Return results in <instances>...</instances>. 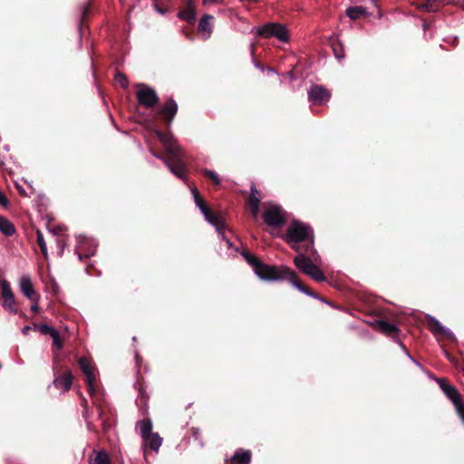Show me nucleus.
<instances>
[{
	"label": "nucleus",
	"mask_w": 464,
	"mask_h": 464,
	"mask_svg": "<svg viewBox=\"0 0 464 464\" xmlns=\"http://www.w3.org/2000/svg\"><path fill=\"white\" fill-rule=\"evenodd\" d=\"M246 263L251 266L258 277L266 281H283L287 280L299 291L305 295L319 298L317 294L305 285L298 278L296 273L285 266L267 265L262 262L256 256L248 250H243L241 253Z\"/></svg>",
	"instance_id": "f257e3e1"
},
{
	"label": "nucleus",
	"mask_w": 464,
	"mask_h": 464,
	"mask_svg": "<svg viewBox=\"0 0 464 464\" xmlns=\"http://www.w3.org/2000/svg\"><path fill=\"white\" fill-rule=\"evenodd\" d=\"M283 239L297 253H315L314 230L301 221L291 222Z\"/></svg>",
	"instance_id": "f03ea898"
},
{
	"label": "nucleus",
	"mask_w": 464,
	"mask_h": 464,
	"mask_svg": "<svg viewBox=\"0 0 464 464\" xmlns=\"http://www.w3.org/2000/svg\"><path fill=\"white\" fill-rule=\"evenodd\" d=\"M88 374H89V396H91L94 400L93 403L95 404V411L99 415V418L102 421V426L104 428L111 427L112 424V420H113L111 408L106 403H102L100 401L99 386L96 382L97 370L90 359H89Z\"/></svg>",
	"instance_id": "7ed1b4c3"
},
{
	"label": "nucleus",
	"mask_w": 464,
	"mask_h": 464,
	"mask_svg": "<svg viewBox=\"0 0 464 464\" xmlns=\"http://www.w3.org/2000/svg\"><path fill=\"white\" fill-rule=\"evenodd\" d=\"M53 371L54 377L53 382V386L62 392H68L72 387L73 376L70 370L63 369L60 364L57 355H55L53 359Z\"/></svg>",
	"instance_id": "20e7f679"
},
{
	"label": "nucleus",
	"mask_w": 464,
	"mask_h": 464,
	"mask_svg": "<svg viewBox=\"0 0 464 464\" xmlns=\"http://www.w3.org/2000/svg\"><path fill=\"white\" fill-rule=\"evenodd\" d=\"M262 217L267 226L275 228H281L287 221L286 212L276 204L266 205Z\"/></svg>",
	"instance_id": "39448f33"
},
{
	"label": "nucleus",
	"mask_w": 464,
	"mask_h": 464,
	"mask_svg": "<svg viewBox=\"0 0 464 464\" xmlns=\"http://www.w3.org/2000/svg\"><path fill=\"white\" fill-rule=\"evenodd\" d=\"M438 383L443 393L451 401L459 417L464 422V401L459 392L450 384L447 379H438Z\"/></svg>",
	"instance_id": "423d86ee"
},
{
	"label": "nucleus",
	"mask_w": 464,
	"mask_h": 464,
	"mask_svg": "<svg viewBox=\"0 0 464 464\" xmlns=\"http://www.w3.org/2000/svg\"><path fill=\"white\" fill-rule=\"evenodd\" d=\"M256 34L263 38L276 37L281 42L289 41V34L285 25L278 23H266L256 30Z\"/></svg>",
	"instance_id": "0eeeda50"
},
{
	"label": "nucleus",
	"mask_w": 464,
	"mask_h": 464,
	"mask_svg": "<svg viewBox=\"0 0 464 464\" xmlns=\"http://www.w3.org/2000/svg\"><path fill=\"white\" fill-rule=\"evenodd\" d=\"M137 99L139 103L146 108H152L159 102L156 92L144 84H141L140 89L137 92Z\"/></svg>",
	"instance_id": "6e6552de"
},
{
	"label": "nucleus",
	"mask_w": 464,
	"mask_h": 464,
	"mask_svg": "<svg viewBox=\"0 0 464 464\" xmlns=\"http://www.w3.org/2000/svg\"><path fill=\"white\" fill-rule=\"evenodd\" d=\"M317 253H298L294 258V264L298 268L299 271L308 276V274L313 271L316 265L313 262L312 257H314V255Z\"/></svg>",
	"instance_id": "1a4fd4ad"
},
{
	"label": "nucleus",
	"mask_w": 464,
	"mask_h": 464,
	"mask_svg": "<svg viewBox=\"0 0 464 464\" xmlns=\"http://www.w3.org/2000/svg\"><path fill=\"white\" fill-rule=\"evenodd\" d=\"M2 297L4 299L3 307L12 314L17 313L14 295L12 291L10 284L5 279L1 280Z\"/></svg>",
	"instance_id": "9d476101"
},
{
	"label": "nucleus",
	"mask_w": 464,
	"mask_h": 464,
	"mask_svg": "<svg viewBox=\"0 0 464 464\" xmlns=\"http://www.w3.org/2000/svg\"><path fill=\"white\" fill-rule=\"evenodd\" d=\"M178 111V104L175 102L173 98H169L160 110L159 111L158 114L162 118V120L165 121L167 127H169L171 122L173 121V119L175 118Z\"/></svg>",
	"instance_id": "9b49d317"
},
{
	"label": "nucleus",
	"mask_w": 464,
	"mask_h": 464,
	"mask_svg": "<svg viewBox=\"0 0 464 464\" xmlns=\"http://www.w3.org/2000/svg\"><path fill=\"white\" fill-rule=\"evenodd\" d=\"M330 97V91L321 85L312 86L308 92L309 101L317 105L325 103Z\"/></svg>",
	"instance_id": "f8f14e48"
},
{
	"label": "nucleus",
	"mask_w": 464,
	"mask_h": 464,
	"mask_svg": "<svg viewBox=\"0 0 464 464\" xmlns=\"http://www.w3.org/2000/svg\"><path fill=\"white\" fill-rule=\"evenodd\" d=\"M22 293L31 301H39L40 295L34 290L32 280L29 276H23L20 280Z\"/></svg>",
	"instance_id": "ddd939ff"
},
{
	"label": "nucleus",
	"mask_w": 464,
	"mask_h": 464,
	"mask_svg": "<svg viewBox=\"0 0 464 464\" xmlns=\"http://www.w3.org/2000/svg\"><path fill=\"white\" fill-rule=\"evenodd\" d=\"M170 158L167 161V165L172 173L178 176L180 179H184L186 175V167L182 163V161L178 159V152L176 151L174 155H169Z\"/></svg>",
	"instance_id": "4468645a"
},
{
	"label": "nucleus",
	"mask_w": 464,
	"mask_h": 464,
	"mask_svg": "<svg viewBox=\"0 0 464 464\" xmlns=\"http://www.w3.org/2000/svg\"><path fill=\"white\" fill-rule=\"evenodd\" d=\"M204 217L211 225H213L216 227L217 231L222 235L223 239H225L228 243V239H227L224 235L226 225L223 218L218 214L214 212L212 209L207 212V214L204 215Z\"/></svg>",
	"instance_id": "2eb2a0df"
},
{
	"label": "nucleus",
	"mask_w": 464,
	"mask_h": 464,
	"mask_svg": "<svg viewBox=\"0 0 464 464\" xmlns=\"http://www.w3.org/2000/svg\"><path fill=\"white\" fill-rule=\"evenodd\" d=\"M204 217L211 225H213L216 227L217 231L222 235L223 239H225L228 243V239H227L224 235L226 225L223 218L218 214L214 212L212 209L207 212V214L204 215Z\"/></svg>",
	"instance_id": "dca6fc26"
},
{
	"label": "nucleus",
	"mask_w": 464,
	"mask_h": 464,
	"mask_svg": "<svg viewBox=\"0 0 464 464\" xmlns=\"http://www.w3.org/2000/svg\"><path fill=\"white\" fill-rule=\"evenodd\" d=\"M252 452L249 450L237 449L231 459L226 460V464H250Z\"/></svg>",
	"instance_id": "f3484780"
},
{
	"label": "nucleus",
	"mask_w": 464,
	"mask_h": 464,
	"mask_svg": "<svg viewBox=\"0 0 464 464\" xmlns=\"http://www.w3.org/2000/svg\"><path fill=\"white\" fill-rule=\"evenodd\" d=\"M377 327L380 332L385 334L387 336H390L393 339L398 337L399 329L393 324H391L387 321L380 320L377 322Z\"/></svg>",
	"instance_id": "a211bd4d"
},
{
	"label": "nucleus",
	"mask_w": 464,
	"mask_h": 464,
	"mask_svg": "<svg viewBox=\"0 0 464 464\" xmlns=\"http://www.w3.org/2000/svg\"><path fill=\"white\" fill-rule=\"evenodd\" d=\"M155 132L160 141L164 145L168 154L174 155L177 151V148L172 143L171 137L160 130H156Z\"/></svg>",
	"instance_id": "6ab92c4d"
},
{
	"label": "nucleus",
	"mask_w": 464,
	"mask_h": 464,
	"mask_svg": "<svg viewBox=\"0 0 464 464\" xmlns=\"http://www.w3.org/2000/svg\"><path fill=\"white\" fill-rule=\"evenodd\" d=\"M345 13H346V15L351 20H353V21L360 19L362 17L368 16V12H367L366 8L363 6H350L346 9Z\"/></svg>",
	"instance_id": "aec40b11"
},
{
	"label": "nucleus",
	"mask_w": 464,
	"mask_h": 464,
	"mask_svg": "<svg viewBox=\"0 0 464 464\" xmlns=\"http://www.w3.org/2000/svg\"><path fill=\"white\" fill-rule=\"evenodd\" d=\"M0 231L6 237H11L15 234L16 229L14 224L5 217L0 215Z\"/></svg>",
	"instance_id": "412c9836"
},
{
	"label": "nucleus",
	"mask_w": 464,
	"mask_h": 464,
	"mask_svg": "<svg viewBox=\"0 0 464 464\" xmlns=\"http://www.w3.org/2000/svg\"><path fill=\"white\" fill-rule=\"evenodd\" d=\"M442 5V0H424L420 4L419 8L431 13L439 11Z\"/></svg>",
	"instance_id": "4be33fe9"
},
{
	"label": "nucleus",
	"mask_w": 464,
	"mask_h": 464,
	"mask_svg": "<svg viewBox=\"0 0 464 464\" xmlns=\"http://www.w3.org/2000/svg\"><path fill=\"white\" fill-rule=\"evenodd\" d=\"M143 441L150 447V450L158 451L162 444V438L159 435V433H152L146 439H143Z\"/></svg>",
	"instance_id": "5701e85b"
},
{
	"label": "nucleus",
	"mask_w": 464,
	"mask_h": 464,
	"mask_svg": "<svg viewBox=\"0 0 464 464\" xmlns=\"http://www.w3.org/2000/svg\"><path fill=\"white\" fill-rule=\"evenodd\" d=\"M428 329L434 334H441L444 333V327L434 317L427 315Z\"/></svg>",
	"instance_id": "b1692460"
},
{
	"label": "nucleus",
	"mask_w": 464,
	"mask_h": 464,
	"mask_svg": "<svg viewBox=\"0 0 464 464\" xmlns=\"http://www.w3.org/2000/svg\"><path fill=\"white\" fill-rule=\"evenodd\" d=\"M140 430V436L143 439H146L148 436L152 434V421L150 418L143 419L138 422Z\"/></svg>",
	"instance_id": "393cba45"
},
{
	"label": "nucleus",
	"mask_w": 464,
	"mask_h": 464,
	"mask_svg": "<svg viewBox=\"0 0 464 464\" xmlns=\"http://www.w3.org/2000/svg\"><path fill=\"white\" fill-rule=\"evenodd\" d=\"M179 17L187 23L193 24L196 22L195 8H184L179 12Z\"/></svg>",
	"instance_id": "a878e982"
},
{
	"label": "nucleus",
	"mask_w": 464,
	"mask_h": 464,
	"mask_svg": "<svg viewBox=\"0 0 464 464\" xmlns=\"http://www.w3.org/2000/svg\"><path fill=\"white\" fill-rule=\"evenodd\" d=\"M330 42H331V47L333 49L334 56L338 60L343 59L345 55L343 44L337 38H331Z\"/></svg>",
	"instance_id": "bb28decb"
},
{
	"label": "nucleus",
	"mask_w": 464,
	"mask_h": 464,
	"mask_svg": "<svg viewBox=\"0 0 464 464\" xmlns=\"http://www.w3.org/2000/svg\"><path fill=\"white\" fill-rule=\"evenodd\" d=\"M93 452L96 453V455L93 459H89V464H111V459L106 451L93 450Z\"/></svg>",
	"instance_id": "cd10ccee"
},
{
	"label": "nucleus",
	"mask_w": 464,
	"mask_h": 464,
	"mask_svg": "<svg viewBox=\"0 0 464 464\" xmlns=\"http://www.w3.org/2000/svg\"><path fill=\"white\" fill-rule=\"evenodd\" d=\"M260 194L257 188L254 184H252L250 188V195L248 198L246 199L247 205H256L260 204Z\"/></svg>",
	"instance_id": "c85d7f7f"
},
{
	"label": "nucleus",
	"mask_w": 464,
	"mask_h": 464,
	"mask_svg": "<svg viewBox=\"0 0 464 464\" xmlns=\"http://www.w3.org/2000/svg\"><path fill=\"white\" fill-rule=\"evenodd\" d=\"M201 173L205 178L210 179L215 186L218 187L220 185L221 179L218 177V173H216L215 171L208 169H203L201 170Z\"/></svg>",
	"instance_id": "c756f323"
},
{
	"label": "nucleus",
	"mask_w": 464,
	"mask_h": 464,
	"mask_svg": "<svg viewBox=\"0 0 464 464\" xmlns=\"http://www.w3.org/2000/svg\"><path fill=\"white\" fill-rule=\"evenodd\" d=\"M36 235H37V244L40 247V250H41L43 256H44V258L47 259L48 258L47 246H46L45 240L44 238V235L39 229H37Z\"/></svg>",
	"instance_id": "7c9ffc66"
},
{
	"label": "nucleus",
	"mask_w": 464,
	"mask_h": 464,
	"mask_svg": "<svg viewBox=\"0 0 464 464\" xmlns=\"http://www.w3.org/2000/svg\"><path fill=\"white\" fill-rule=\"evenodd\" d=\"M212 18L213 17L209 14H204L203 17L199 20L198 31L209 32L210 31L209 20Z\"/></svg>",
	"instance_id": "2f4dec72"
},
{
	"label": "nucleus",
	"mask_w": 464,
	"mask_h": 464,
	"mask_svg": "<svg viewBox=\"0 0 464 464\" xmlns=\"http://www.w3.org/2000/svg\"><path fill=\"white\" fill-rule=\"evenodd\" d=\"M308 276L316 282L326 281V276L324 272L316 266V267L311 271Z\"/></svg>",
	"instance_id": "473e14b6"
},
{
	"label": "nucleus",
	"mask_w": 464,
	"mask_h": 464,
	"mask_svg": "<svg viewBox=\"0 0 464 464\" xmlns=\"http://www.w3.org/2000/svg\"><path fill=\"white\" fill-rule=\"evenodd\" d=\"M115 83L120 85L122 89H126L128 87L129 82L124 73L117 71L114 76Z\"/></svg>",
	"instance_id": "72a5a7b5"
},
{
	"label": "nucleus",
	"mask_w": 464,
	"mask_h": 464,
	"mask_svg": "<svg viewBox=\"0 0 464 464\" xmlns=\"http://www.w3.org/2000/svg\"><path fill=\"white\" fill-rule=\"evenodd\" d=\"M34 327L35 330L39 331L42 334L52 335L56 331L54 328L48 326L47 324H34Z\"/></svg>",
	"instance_id": "f704fd0d"
},
{
	"label": "nucleus",
	"mask_w": 464,
	"mask_h": 464,
	"mask_svg": "<svg viewBox=\"0 0 464 464\" xmlns=\"http://www.w3.org/2000/svg\"><path fill=\"white\" fill-rule=\"evenodd\" d=\"M87 19V4H84L82 8V18L79 24V34L80 37H82V30L85 25V21Z\"/></svg>",
	"instance_id": "c9c22d12"
},
{
	"label": "nucleus",
	"mask_w": 464,
	"mask_h": 464,
	"mask_svg": "<svg viewBox=\"0 0 464 464\" xmlns=\"http://www.w3.org/2000/svg\"><path fill=\"white\" fill-rule=\"evenodd\" d=\"M51 337L53 339V349H56L57 351L61 350L63 348V341L59 332L56 330L55 333L51 335Z\"/></svg>",
	"instance_id": "e433bc0d"
},
{
	"label": "nucleus",
	"mask_w": 464,
	"mask_h": 464,
	"mask_svg": "<svg viewBox=\"0 0 464 464\" xmlns=\"http://www.w3.org/2000/svg\"><path fill=\"white\" fill-rule=\"evenodd\" d=\"M148 399H149V396L146 394V392L142 389H140V399L137 401V404L140 408H143L144 411H147V408H148V405H147Z\"/></svg>",
	"instance_id": "4c0bfd02"
},
{
	"label": "nucleus",
	"mask_w": 464,
	"mask_h": 464,
	"mask_svg": "<svg viewBox=\"0 0 464 464\" xmlns=\"http://www.w3.org/2000/svg\"><path fill=\"white\" fill-rule=\"evenodd\" d=\"M75 252L77 253L80 260L87 258V250L85 249L82 242H78V245L75 247Z\"/></svg>",
	"instance_id": "58836bf2"
},
{
	"label": "nucleus",
	"mask_w": 464,
	"mask_h": 464,
	"mask_svg": "<svg viewBox=\"0 0 464 464\" xmlns=\"http://www.w3.org/2000/svg\"><path fill=\"white\" fill-rule=\"evenodd\" d=\"M153 6L156 11L161 14L168 13L169 9L168 5L160 4L159 0H153Z\"/></svg>",
	"instance_id": "ea45409f"
},
{
	"label": "nucleus",
	"mask_w": 464,
	"mask_h": 464,
	"mask_svg": "<svg viewBox=\"0 0 464 464\" xmlns=\"http://www.w3.org/2000/svg\"><path fill=\"white\" fill-rule=\"evenodd\" d=\"M78 362L81 371L84 374V382L87 383V358L82 356L79 359Z\"/></svg>",
	"instance_id": "a19ab883"
},
{
	"label": "nucleus",
	"mask_w": 464,
	"mask_h": 464,
	"mask_svg": "<svg viewBox=\"0 0 464 464\" xmlns=\"http://www.w3.org/2000/svg\"><path fill=\"white\" fill-rule=\"evenodd\" d=\"M192 193L194 196L195 203L198 208L202 207L204 204H206L205 200L201 198L198 190L196 188L192 189Z\"/></svg>",
	"instance_id": "79ce46f5"
},
{
	"label": "nucleus",
	"mask_w": 464,
	"mask_h": 464,
	"mask_svg": "<svg viewBox=\"0 0 464 464\" xmlns=\"http://www.w3.org/2000/svg\"><path fill=\"white\" fill-rule=\"evenodd\" d=\"M80 396L82 397V406L83 408L82 411V417L87 419V401L86 399L82 396V394L81 393Z\"/></svg>",
	"instance_id": "37998d69"
},
{
	"label": "nucleus",
	"mask_w": 464,
	"mask_h": 464,
	"mask_svg": "<svg viewBox=\"0 0 464 464\" xmlns=\"http://www.w3.org/2000/svg\"><path fill=\"white\" fill-rule=\"evenodd\" d=\"M0 205L6 208L9 205V201L5 193L0 189Z\"/></svg>",
	"instance_id": "c03bdc74"
},
{
	"label": "nucleus",
	"mask_w": 464,
	"mask_h": 464,
	"mask_svg": "<svg viewBox=\"0 0 464 464\" xmlns=\"http://www.w3.org/2000/svg\"><path fill=\"white\" fill-rule=\"evenodd\" d=\"M259 205L260 204H256V205H248V207L250 208V211H251V214L253 217L256 218L258 213H259Z\"/></svg>",
	"instance_id": "a18cd8bd"
},
{
	"label": "nucleus",
	"mask_w": 464,
	"mask_h": 464,
	"mask_svg": "<svg viewBox=\"0 0 464 464\" xmlns=\"http://www.w3.org/2000/svg\"><path fill=\"white\" fill-rule=\"evenodd\" d=\"M198 208L200 209L203 215H206L207 212L210 211L211 209L207 203L204 204L202 207H199Z\"/></svg>",
	"instance_id": "49530a36"
},
{
	"label": "nucleus",
	"mask_w": 464,
	"mask_h": 464,
	"mask_svg": "<svg viewBox=\"0 0 464 464\" xmlns=\"http://www.w3.org/2000/svg\"><path fill=\"white\" fill-rule=\"evenodd\" d=\"M198 208L200 209L203 215H206L207 212L210 211L211 209L207 203L204 204L202 207H199Z\"/></svg>",
	"instance_id": "de8ad7c7"
},
{
	"label": "nucleus",
	"mask_w": 464,
	"mask_h": 464,
	"mask_svg": "<svg viewBox=\"0 0 464 464\" xmlns=\"http://www.w3.org/2000/svg\"><path fill=\"white\" fill-rule=\"evenodd\" d=\"M33 302V304L31 306V310L34 312V313H36L39 311V305H38V301H32Z\"/></svg>",
	"instance_id": "09e8293b"
},
{
	"label": "nucleus",
	"mask_w": 464,
	"mask_h": 464,
	"mask_svg": "<svg viewBox=\"0 0 464 464\" xmlns=\"http://www.w3.org/2000/svg\"><path fill=\"white\" fill-rule=\"evenodd\" d=\"M185 7L186 8H195L194 6V0H184Z\"/></svg>",
	"instance_id": "8fccbe9b"
},
{
	"label": "nucleus",
	"mask_w": 464,
	"mask_h": 464,
	"mask_svg": "<svg viewBox=\"0 0 464 464\" xmlns=\"http://www.w3.org/2000/svg\"><path fill=\"white\" fill-rule=\"evenodd\" d=\"M62 231L63 229L60 227L50 229V232H52L53 235H59Z\"/></svg>",
	"instance_id": "3c124183"
},
{
	"label": "nucleus",
	"mask_w": 464,
	"mask_h": 464,
	"mask_svg": "<svg viewBox=\"0 0 464 464\" xmlns=\"http://www.w3.org/2000/svg\"><path fill=\"white\" fill-rule=\"evenodd\" d=\"M218 0H203V5H214L217 4Z\"/></svg>",
	"instance_id": "603ef678"
},
{
	"label": "nucleus",
	"mask_w": 464,
	"mask_h": 464,
	"mask_svg": "<svg viewBox=\"0 0 464 464\" xmlns=\"http://www.w3.org/2000/svg\"><path fill=\"white\" fill-rule=\"evenodd\" d=\"M448 358H449V360H450L452 363H454V364H456V365L459 363V361H458L456 358L451 357V356H450V355H448Z\"/></svg>",
	"instance_id": "864d4df0"
},
{
	"label": "nucleus",
	"mask_w": 464,
	"mask_h": 464,
	"mask_svg": "<svg viewBox=\"0 0 464 464\" xmlns=\"http://www.w3.org/2000/svg\"><path fill=\"white\" fill-rule=\"evenodd\" d=\"M31 330V327L30 326H24L23 328V334H28V332Z\"/></svg>",
	"instance_id": "5fc2aeb1"
},
{
	"label": "nucleus",
	"mask_w": 464,
	"mask_h": 464,
	"mask_svg": "<svg viewBox=\"0 0 464 464\" xmlns=\"http://www.w3.org/2000/svg\"><path fill=\"white\" fill-rule=\"evenodd\" d=\"M92 255H94V253L91 252V241L89 240V254H88V256L90 257Z\"/></svg>",
	"instance_id": "6e6d98bb"
},
{
	"label": "nucleus",
	"mask_w": 464,
	"mask_h": 464,
	"mask_svg": "<svg viewBox=\"0 0 464 464\" xmlns=\"http://www.w3.org/2000/svg\"><path fill=\"white\" fill-rule=\"evenodd\" d=\"M256 66L260 68L261 70H264V66H262L258 62L255 63Z\"/></svg>",
	"instance_id": "4d7b16f0"
},
{
	"label": "nucleus",
	"mask_w": 464,
	"mask_h": 464,
	"mask_svg": "<svg viewBox=\"0 0 464 464\" xmlns=\"http://www.w3.org/2000/svg\"><path fill=\"white\" fill-rule=\"evenodd\" d=\"M88 6H89V14H91V10H92V1L91 0H89Z\"/></svg>",
	"instance_id": "13d9d810"
},
{
	"label": "nucleus",
	"mask_w": 464,
	"mask_h": 464,
	"mask_svg": "<svg viewBox=\"0 0 464 464\" xmlns=\"http://www.w3.org/2000/svg\"><path fill=\"white\" fill-rule=\"evenodd\" d=\"M254 52H255V45L252 44V54H254Z\"/></svg>",
	"instance_id": "bf43d9fd"
}]
</instances>
